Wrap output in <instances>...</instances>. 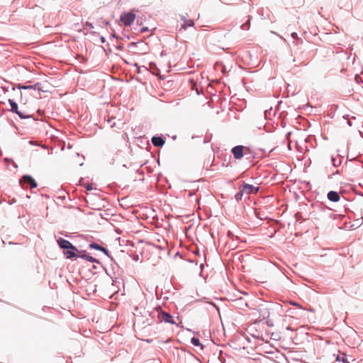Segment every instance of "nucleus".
<instances>
[{
  "instance_id": "1",
  "label": "nucleus",
  "mask_w": 363,
  "mask_h": 363,
  "mask_svg": "<svg viewBox=\"0 0 363 363\" xmlns=\"http://www.w3.org/2000/svg\"><path fill=\"white\" fill-rule=\"evenodd\" d=\"M57 243L63 250V255L66 259H72L77 257L79 250L69 240L59 238L57 239Z\"/></svg>"
},
{
  "instance_id": "2",
  "label": "nucleus",
  "mask_w": 363,
  "mask_h": 363,
  "mask_svg": "<svg viewBox=\"0 0 363 363\" xmlns=\"http://www.w3.org/2000/svg\"><path fill=\"white\" fill-rule=\"evenodd\" d=\"M19 183L22 188H30V189L37 187L38 184L33 177L29 174H25L19 180Z\"/></svg>"
},
{
  "instance_id": "3",
  "label": "nucleus",
  "mask_w": 363,
  "mask_h": 363,
  "mask_svg": "<svg viewBox=\"0 0 363 363\" xmlns=\"http://www.w3.org/2000/svg\"><path fill=\"white\" fill-rule=\"evenodd\" d=\"M135 19V13L133 11L123 12L120 16V21L125 26H130Z\"/></svg>"
},
{
  "instance_id": "4",
  "label": "nucleus",
  "mask_w": 363,
  "mask_h": 363,
  "mask_svg": "<svg viewBox=\"0 0 363 363\" xmlns=\"http://www.w3.org/2000/svg\"><path fill=\"white\" fill-rule=\"evenodd\" d=\"M157 312L158 318H160L162 321L172 325L177 324L173 316L170 313L164 311L160 306L157 307Z\"/></svg>"
},
{
  "instance_id": "5",
  "label": "nucleus",
  "mask_w": 363,
  "mask_h": 363,
  "mask_svg": "<svg viewBox=\"0 0 363 363\" xmlns=\"http://www.w3.org/2000/svg\"><path fill=\"white\" fill-rule=\"evenodd\" d=\"M240 186L242 189V191L247 195L256 194L259 191V186H255L252 184H249L245 182H243Z\"/></svg>"
},
{
  "instance_id": "6",
  "label": "nucleus",
  "mask_w": 363,
  "mask_h": 363,
  "mask_svg": "<svg viewBox=\"0 0 363 363\" xmlns=\"http://www.w3.org/2000/svg\"><path fill=\"white\" fill-rule=\"evenodd\" d=\"M77 257L85 259L91 263L101 264L100 261L86 252L84 250H79Z\"/></svg>"
},
{
  "instance_id": "7",
  "label": "nucleus",
  "mask_w": 363,
  "mask_h": 363,
  "mask_svg": "<svg viewBox=\"0 0 363 363\" xmlns=\"http://www.w3.org/2000/svg\"><path fill=\"white\" fill-rule=\"evenodd\" d=\"M243 150L244 146L242 145H236L232 148V153L233 157L236 160H240L243 157Z\"/></svg>"
},
{
  "instance_id": "8",
  "label": "nucleus",
  "mask_w": 363,
  "mask_h": 363,
  "mask_svg": "<svg viewBox=\"0 0 363 363\" xmlns=\"http://www.w3.org/2000/svg\"><path fill=\"white\" fill-rule=\"evenodd\" d=\"M151 142L155 147H162L165 143V140L162 136L154 135L151 138Z\"/></svg>"
},
{
  "instance_id": "9",
  "label": "nucleus",
  "mask_w": 363,
  "mask_h": 363,
  "mask_svg": "<svg viewBox=\"0 0 363 363\" xmlns=\"http://www.w3.org/2000/svg\"><path fill=\"white\" fill-rule=\"evenodd\" d=\"M328 199L332 202H337L340 199V196L337 191H330L327 194Z\"/></svg>"
},
{
  "instance_id": "10",
  "label": "nucleus",
  "mask_w": 363,
  "mask_h": 363,
  "mask_svg": "<svg viewBox=\"0 0 363 363\" xmlns=\"http://www.w3.org/2000/svg\"><path fill=\"white\" fill-rule=\"evenodd\" d=\"M40 86L41 84L40 83H35V84L33 85H23V86H18V89H34V90H39V91H41V88H40Z\"/></svg>"
},
{
  "instance_id": "11",
  "label": "nucleus",
  "mask_w": 363,
  "mask_h": 363,
  "mask_svg": "<svg viewBox=\"0 0 363 363\" xmlns=\"http://www.w3.org/2000/svg\"><path fill=\"white\" fill-rule=\"evenodd\" d=\"M8 101L11 106L10 111L13 113H17L19 111L17 103L14 100L11 99H9Z\"/></svg>"
},
{
  "instance_id": "12",
  "label": "nucleus",
  "mask_w": 363,
  "mask_h": 363,
  "mask_svg": "<svg viewBox=\"0 0 363 363\" xmlns=\"http://www.w3.org/2000/svg\"><path fill=\"white\" fill-rule=\"evenodd\" d=\"M184 20V24L182 25L181 29L186 30L188 27L194 26V22L192 20H187L184 17L182 18Z\"/></svg>"
},
{
  "instance_id": "13",
  "label": "nucleus",
  "mask_w": 363,
  "mask_h": 363,
  "mask_svg": "<svg viewBox=\"0 0 363 363\" xmlns=\"http://www.w3.org/2000/svg\"><path fill=\"white\" fill-rule=\"evenodd\" d=\"M16 114H17V115L19 116V118H21V119H28V118H32L33 121H34V122L37 121V119H36L35 118H34V117L33 116V115H30V114H26V113H23V112H21V111H19Z\"/></svg>"
},
{
  "instance_id": "14",
  "label": "nucleus",
  "mask_w": 363,
  "mask_h": 363,
  "mask_svg": "<svg viewBox=\"0 0 363 363\" xmlns=\"http://www.w3.org/2000/svg\"><path fill=\"white\" fill-rule=\"evenodd\" d=\"M336 361L342 362V363H350L345 353L337 354L336 357Z\"/></svg>"
},
{
  "instance_id": "15",
  "label": "nucleus",
  "mask_w": 363,
  "mask_h": 363,
  "mask_svg": "<svg viewBox=\"0 0 363 363\" xmlns=\"http://www.w3.org/2000/svg\"><path fill=\"white\" fill-rule=\"evenodd\" d=\"M101 252H102L106 257H108L111 259V262H113L114 264L117 265V263L116 262L113 257L110 255L109 251L106 247H102Z\"/></svg>"
},
{
  "instance_id": "16",
  "label": "nucleus",
  "mask_w": 363,
  "mask_h": 363,
  "mask_svg": "<svg viewBox=\"0 0 363 363\" xmlns=\"http://www.w3.org/2000/svg\"><path fill=\"white\" fill-rule=\"evenodd\" d=\"M191 343L196 347L201 346V348L203 347V345L201 343L199 339L196 337H193L191 338Z\"/></svg>"
},
{
  "instance_id": "17",
  "label": "nucleus",
  "mask_w": 363,
  "mask_h": 363,
  "mask_svg": "<svg viewBox=\"0 0 363 363\" xmlns=\"http://www.w3.org/2000/svg\"><path fill=\"white\" fill-rule=\"evenodd\" d=\"M244 194L245 193L244 191H242V189L241 188V186H239V191L235 195V199L236 200V201L239 202L242 199Z\"/></svg>"
},
{
  "instance_id": "18",
  "label": "nucleus",
  "mask_w": 363,
  "mask_h": 363,
  "mask_svg": "<svg viewBox=\"0 0 363 363\" xmlns=\"http://www.w3.org/2000/svg\"><path fill=\"white\" fill-rule=\"evenodd\" d=\"M342 157H340L339 159H337L336 157H335L333 156H332V157H331L332 163L334 167H339L342 164Z\"/></svg>"
},
{
  "instance_id": "19",
  "label": "nucleus",
  "mask_w": 363,
  "mask_h": 363,
  "mask_svg": "<svg viewBox=\"0 0 363 363\" xmlns=\"http://www.w3.org/2000/svg\"><path fill=\"white\" fill-rule=\"evenodd\" d=\"M102 247L103 246H101L99 244H98L96 242H91L89 245V248L93 249V250H98V251H101Z\"/></svg>"
},
{
  "instance_id": "20",
  "label": "nucleus",
  "mask_w": 363,
  "mask_h": 363,
  "mask_svg": "<svg viewBox=\"0 0 363 363\" xmlns=\"http://www.w3.org/2000/svg\"><path fill=\"white\" fill-rule=\"evenodd\" d=\"M250 27V18L241 26L242 30H249Z\"/></svg>"
},
{
  "instance_id": "21",
  "label": "nucleus",
  "mask_w": 363,
  "mask_h": 363,
  "mask_svg": "<svg viewBox=\"0 0 363 363\" xmlns=\"http://www.w3.org/2000/svg\"><path fill=\"white\" fill-rule=\"evenodd\" d=\"M260 315L263 317V319H265L269 316V312L267 310H264L260 313Z\"/></svg>"
},
{
  "instance_id": "22",
  "label": "nucleus",
  "mask_w": 363,
  "mask_h": 363,
  "mask_svg": "<svg viewBox=\"0 0 363 363\" xmlns=\"http://www.w3.org/2000/svg\"><path fill=\"white\" fill-rule=\"evenodd\" d=\"M272 111V108H270L269 110L264 111V118L266 119L268 118V114H270Z\"/></svg>"
},
{
  "instance_id": "23",
  "label": "nucleus",
  "mask_w": 363,
  "mask_h": 363,
  "mask_svg": "<svg viewBox=\"0 0 363 363\" xmlns=\"http://www.w3.org/2000/svg\"><path fill=\"white\" fill-rule=\"evenodd\" d=\"M148 31V28L146 26H143L140 29V33H143Z\"/></svg>"
},
{
  "instance_id": "24",
  "label": "nucleus",
  "mask_w": 363,
  "mask_h": 363,
  "mask_svg": "<svg viewBox=\"0 0 363 363\" xmlns=\"http://www.w3.org/2000/svg\"><path fill=\"white\" fill-rule=\"evenodd\" d=\"M4 160H5V161H7V162H13V167H14L15 168H18V165H17L16 163H14V162L12 161V160H11V159H9V158L6 157V158L4 159Z\"/></svg>"
},
{
  "instance_id": "25",
  "label": "nucleus",
  "mask_w": 363,
  "mask_h": 363,
  "mask_svg": "<svg viewBox=\"0 0 363 363\" xmlns=\"http://www.w3.org/2000/svg\"><path fill=\"white\" fill-rule=\"evenodd\" d=\"M291 38H292L293 39H298V34H297L296 33H295V32L292 33L291 34Z\"/></svg>"
},
{
  "instance_id": "26",
  "label": "nucleus",
  "mask_w": 363,
  "mask_h": 363,
  "mask_svg": "<svg viewBox=\"0 0 363 363\" xmlns=\"http://www.w3.org/2000/svg\"><path fill=\"white\" fill-rule=\"evenodd\" d=\"M86 189L87 191H91V190H92V189H93V188H92V184H88L86 186Z\"/></svg>"
},
{
  "instance_id": "27",
  "label": "nucleus",
  "mask_w": 363,
  "mask_h": 363,
  "mask_svg": "<svg viewBox=\"0 0 363 363\" xmlns=\"http://www.w3.org/2000/svg\"><path fill=\"white\" fill-rule=\"evenodd\" d=\"M86 26L87 27H89L90 29L94 28V25H93V23H91L86 22Z\"/></svg>"
},
{
  "instance_id": "28",
  "label": "nucleus",
  "mask_w": 363,
  "mask_h": 363,
  "mask_svg": "<svg viewBox=\"0 0 363 363\" xmlns=\"http://www.w3.org/2000/svg\"><path fill=\"white\" fill-rule=\"evenodd\" d=\"M200 267V269H201V272H200L199 275L201 277V276H202L203 269V267H204V264H203V263H201V264H200V267Z\"/></svg>"
},
{
  "instance_id": "29",
  "label": "nucleus",
  "mask_w": 363,
  "mask_h": 363,
  "mask_svg": "<svg viewBox=\"0 0 363 363\" xmlns=\"http://www.w3.org/2000/svg\"><path fill=\"white\" fill-rule=\"evenodd\" d=\"M291 304L293 305V306H297V307H298L300 308H302L301 306L299 303H298L291 302Z\"/></svg>"
},
{
  "instance_id": "30",
  "label": "nucleus",
  "mask_w": 363,
  "mask_h": 363,
  "mask_svg": "<svg viewBox=\"0 0 363 363\" xmlns=\"http://www.w3.org/2000/svg\"><path fill=\"white\" fill-rule=\"evenodd\" d=\"M194 194H195V192H194V191H188V196H189V197H191V196H193Z\"/></svg>"
},
{
  "instance_id": "31",
  "label": "nucleus",
  "mask_w": 363,
  "mask_h": 363,
  "mask_svg": "<svg viewBox=\"0 0 363 363\" xmlns=\"http://www.w3.org/2000/svg\"><path fill=\"white\" fill-rule=\"evenodd\" d=\"M100 41H101V43H106V38L104 36H101L100 37Z\"/></svg>"
},
{
  "instance_id": "32",
  "label": "nucleus",
  "mask_w": 363,
  "mask_h": 363,
  "mask_svg": "<svg viewBox=\"0 0 363 363\" xmlns=\"http://www.w3.org/2000/svg\"><path fill=\"white\" fill-rule=\"evenodd\" d=\"M111 38H118V36L116 35V33H112L111 35Z\"/></svg>"
},
{
  "instance_id": "33",
  "label": "nucleus",
  "mask_w": 363,
  "mask_h": 363,
  "mask_svg": "<svg viewBox=\"0 0 363 363\" xmlns=\"http://www.w3.org/2000/svg\"><path fill=\"white\" fill-rule=\"evenodd\" d=\"M166 55V52L164 50H162L161 52H160V55L162 57V56H164Z\"/></svg>"
},
{
  "instance_id": "34",
  "label": "nucleus",
  "mask_w": 363,
  "mask_h": 363,
  "mask_svg": "<svg viewBox=\"0 0 363 363\" xmlns=\"http://www.w3.org/2000/svg\"><path fill=\"white\" fill-rule=\"evenodd\" d=\"M221 67H222V72H225V67L223 66V65H221Z\"/></svg>"
},
{
  "instance_id": "35",
  "label": "nucleus",
  "mask_w": 363,
  "mask_h": 363,
  "mask_svg": "<svg viewBox=\"0 0 363 363\" xmlns=\"http://www.w3.org/2000/svg\"><path fill=\"white\" fill-rule=\"evenodd\" d=\"M123 38L126 39H130V37L127 35H123Z\"/></svg>"
},
{
  "instance_id": "36",
  "label": "nucleus",
  "mask_w": 363,
  "mask_h": 363,
  "mask_svg": "<svg viewBox=\"0 0 363 363\" xmlns=\"http://www.w3.org/2000/svg\"><path fill=\"white\" fill-rule=\"evenodd\" d=\"M116 282H117L116 279L115 280H113V283H112V284H113V285H115V284H116Z\"/></svg>"
},
{
  "instance_id": "37",
  "label": "nucleus",
  "mask_w": 363,
  "mask_h": 363,
  "mask_svg": "<svg viewBox=\"0 0 363 363\" xmlns=\"http://www.w3.org/2000/svg\"><path fill=\"white\" fill-rule=\"evenodd\" d=\"M104 23H105V25H106V26H107V25H108V24H109V21H104Z\"/></svg>"
},
{
  "instance_id": "38",
  "label": "nucleus",
  "mask_w": 363,
  "mask_h": 363,
  "mask_svg": "<svg viewBox=\"0 0 363 363\" xmlns=\"http://www.w3.org/2000/svg\"><path fill=\"white\" fill-rule=\"evenodd\" d=\"M136 45V43H132L130 45V46H134V45Z\"/></svg>"
},
{
  "instance_id": "39",
  "label": "nucleus",
  "mask_w": 363,
  "mask_h": 363,
  "mask_svg": "<svg viewBox=\"0 0 363 363\" xmlns=\"http://www.w3.org/2000/svg\"><path fill=\"white\" fill-rule=\"evenodd\" d=\"M179 255H180L179 252H177L175 254V257H176V256H179Z\"/></svg>"
},
{
  "instance_id": "40",
  "label": "nucleus",
  "mask_w": 363,
  "mask_h": 363,
  "mask_svg": "<svg viewBox=\"0 0 363 363\" xmlns=\"http://www.w3.org/2000/svg\"><path fill=\"white\" fill-rule=\"evenodd\" d=\"M117 49H118V50H121V49H122V46H118V47H117Z\"/></svg>"
},
{
  "instance_id": "41",
  "label": "nucleus",
  "mask_w": 363,
  "mask_h": 363,
  "mask_svg": "<svg viewBox=\"0 0 363 363\" xmlns=\"http://www.w3.org/2000/svg\"><path fill=\"white\" fill-rule=\"evenodd\" d=\"M267 324L268 325V326H272V324H269L268 321L267 322Z\"/></svg>"
},
{
  "instance_id": "42",
  "label": "nucleus",
  "mask_w": 363,
  "mask_h": 363,
  "mask_svg": "<svg viewBox=\"0 0 363 363\" xmlns=\"http://www.w3.org/2000/svg\"><path fill=\"white\" fill-rule=\"evenodd\" d=\"M137 23L139 24L140 23V21L138 19H137Z\"/></svg>"
}]
</instances>
